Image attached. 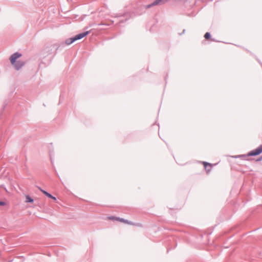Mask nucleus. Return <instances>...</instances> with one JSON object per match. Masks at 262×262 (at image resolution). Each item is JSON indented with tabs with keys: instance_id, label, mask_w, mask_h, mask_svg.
<instances>
[{
	"instance_id": "6e6552de",
	"label": "nucleus",
	"mask_w": 262,
	"mask_h": 262,
	"mask_svg": "<svg viewBox=\"0 0 262 262\" xmlns=\"http://www.w3.org/2000/svg\"><path fill=\"white\" fill-rule=\"evenodd\" d=\"M39 190L43 193L45 194L47 196L49 197L50 196V194L49 193H48V192L42 190V189H41L40 188H39Z\"/></svg>"
},
{
	"instance_id": "0eeeda50",
	"label": "nucleus",
	"mask_w": 262,
	"mask_h": 262,
	"mask_svg": "<svg viewBox=\"0 0 262 262\" xmlns=\"http://www.w3.org/2000/svg\"><path fill=\"white\" fill-rule=\"evenodd\" d=\"M26 202L27 203H32L33 202V200L29 195L26 196Z\"/></svg>"
},
{
	"instance_id": "f03ea898",
	"label": "nucleus",
	"mask_w": 262,
	"mask_h": 262,
	"mask_svg": "<svg viewBox=\"0 0 262 262\" xmlns=\"http://www.w3.org/2000/svg\"><path fill=\"white\" fill-rule=\"evenodd\" d=\"M88 33H89V32L86 31V32L82 33L79 34L78 35H76L74 37H71V38L67 39L66 40L65 43L67 45H70L71 43H72L73 42H74V41L83 38L84 37L86 36L88 34Z\"/></svg>"
},
{
	"instance_id": "1a4fd4ad",
	"label": "nucleus",
	"mask_w": 262,
	"mask_h": 262,
	"mask_svg": "<svg viewBox=\"0 0 262 262\" xmlns=\"http://www.w3.org/2000/svg\"><path fill=\"white\" fill-rule=\"evenodd\" d=\"M204 37L206 39H209L210 38V33H208V32L206 33L205 35H204Z\"/></svg>"
},
{
	"instance_id": "423d86ee",
	"label": "nucleus",
	"mask_w": 262,
	"mask_h": 262,
	"mask_svg": "<svg viewBox=\"0 0 262 262\" xmlns=\"http://www.w3.org/2000/svg\"><path fill=\"white\" fill-rule=\"evenodd\" d=\"M169 0H156L154 3L153 5H160V4H164L167 2H168Z\"/></svg>"
},
{
	"instance_id": "9d476101",
	"label": "nucleus",
	"mask_w": 262,
	"mask_h": 262,
	"mask_svg": "<svg viewBox=\"0 0 262 262\" xmlns=\"http://www.w3.org/2000/svg\"><path fill=\"white\" fill-rule=\"evenodd\" d=\"M157 5H153V3L151 4H149V5H148L147 6H146L145 8L146 9H148L150 7H152V6H156Z\"/></svg>"
},
{
	"instance_id": "f8f14e48",
	"label": "nucleus",
	"mask_w": 262,
	"mask_h": 262,
	"mask_svg": "<svg viewBox=\"0 0 262 262\" xmlns=\"http://www.w3.org/2000/svg\"><path fill=\"white\" fill-rule=\"evenodd\" d=\"M52 199L53 200H55V201H56V198L55 197H54V196H53V198H52Z\"/></svg>"
},
{
	"instance_id": "ddd939ff",
	"label": "nucleus",
	"mask_w": 262,
	"mask_h": 262,
	"mask_svg": "<svg viewBox=\"0 0 262 262\" xmlns=\"http://www.w3.org/2000/svg\"><path fill=\"white\" fill-rule=\"evenodd\" d=\"M49 198H53V196H52L51 194H50V196H49Z\"/></svg>"
},
{
	"instance_id": "9b49d317",
	"label": "nucleus",
	"mask_w": 262,
	"mask_h": 262,
	"mask_svg": "<svg viewBox=\"0 0 262 262\" xmlns=\"http://www.w3.org/2000/svg\"><path fill=\"white\" fill-rule=\"evenodd\" d=\"M6 205V203L5 202L0 201V205L4 206Z\"/></svg>"
},
{
	"instance_id": "39448f33",
	"label": "nucleus",
	"mask_w": 262,
	"mask_h": 262,
	"mask_svg": "<svg viewBox=\"0 0 262 262\" xmlns=\"http://www.w3.org/2000/svg\"><path fill=\"white\" fill-rule=\"evenodd\" d=\"M203 164L205 168L206 169L207 172H209L211 169L212 167V164L208 163L206 162H203Z\"/></svg>"
},
{
	"instance_id": "7ed1b4c3",
	"label": "nucleus",
	"mask_w": 262,
	"mask_h": 262,
	"mask_svg": "<svg viewBox=\"0 0 262 262\" xmlns=\"http://www.w3.org/2000/svg\"><path fill=\"white\" fill-rule=\"evenodd\" d=\"M107 220H109L117 221H118V222H120L121 223H123L126 224H128V225H134V223H133L132 222L129 221L128 220H125L122 218L118 217L111 216H108L107 217Z\"/></svg>"
},
{
	"instance_id": "20e7f679",
	"label": "nucleus",
	"mask_w": 262,
	"mask_h": 262,
	"mask_svg": "<svg viewBox=\"0 0 262 262\" xmlns=\"http://www.w3.org/2000/svg\"><path fill=\"white\" fill-rule=\"evenodd\" d=\"M262 152V145L258 146L257 148L249 152L248 156H255L260 155Z\"/></svg>"
},
{
	"instance_id": "f257e3e1",
	"label": "nucleus",
	"mask_w": 262,
	"mask_h": 262,
	"mask_svg": "<svg viewBox=\"0 0 262 262\" xmlns=\"http://www.w3.org/2000/svg\"><path fill=\"white\" fill-rule=\"evenodd\" d=\"M21 56V54L19 53H15L12 54L10 58V60L11 63L14 67L16 70H19L22 67H23L25 64V62L22 61H16L17 59L20 57Z\"/></svg>"
}]
</instances>
